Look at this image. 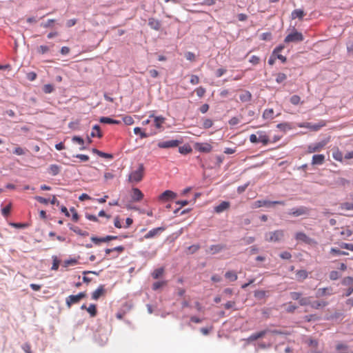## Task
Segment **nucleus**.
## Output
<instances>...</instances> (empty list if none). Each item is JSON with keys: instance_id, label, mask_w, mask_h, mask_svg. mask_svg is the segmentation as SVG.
<instances>
[{"instance_id": "1", "label": "nucleus", "mask_w": 353, "mask_h": 353, "mask_svg": "<svg viewBox=\"0 0 353 353\" xmlns=\"http://www.w3.org/2000/svg\"><path fill=\"white\" fill-rule=\"evenodd\" d=\"M144 166L143 164H139L138 168L136 170L131 172L129 174L128 180L132 183L140 182L144 176Z\"/></svg>"}, {"instance_id": "2", "label": "nucleus", "mask_w": 353, "mask_h": 353, "mask_svg": "<svg viewBox=\"0 0 353 353\" xmlns=\"http://www.w3.org/2000/svg\"><path fill=\"white\" fill-rule=\"evenodd\" d=\"M284 237V231L277 230L272 232H267L265 234V239L268 242H279Z\"/></svg>"}, {"instance_id": "3", "label": "nucleus", "mask_w": 353, "mask_h": 353, "mask_svg": "<svg viewBox=\"0 0 353 353\" xmlns=\"http://www.w3.org/2000/svg\"><path fill=\"white\" fill-rule=\"evenodd\" d=\"M276 204L284 205L285 202L283 201H268V200H258V201H256L253 203V208H261L263 206L271 207L273 205H276Z\"/></svg>"}, {"instance_id": "4", "label": "nucleus", "mask_w": 353, "mask_h": 353, "mask_svg": "<svg viewBox=\"0 0 353 353\" xmlns=\"http://www.w3.org/2000/svg\"><path fill=\"white\" fill-rule=\"evenodd\" d=\"M125 247L123 245H119L114 248H107L105 250L106 256H110L111 259L117 258L123 251Z\"/></svg>"}, {"instance_id": "5", "label": "nucleus", "mask_w": 353, "mask_h": 353, "mask_svg": "<svg viewBox=\"0 0 353 353\" xmlns=\"http://www.w3.org/2000/svg\"><path fill=\"white\" fill-rule=\"evenodd\" d=\"M87 294L85 292H80L76 295H70L66 299V303L70 307L72 305L76 304L80 302V301L86 296Z\"/></svg>"}, {"instance_id": "6", "label": "nucleus", "mask_w": 353, "mask_h": 353, "mask_svg": "<svg viewBox=\"0 0 353 353\" xmlns=\"http://www.w3.org/2000/svg\"><path fill=\"white\" fill-rule=\"evenodd\" d=\"M325 125V123L323 121H321L319 123H315V124H313V123H309V122H305V123H301L298 124V126L299 128H308L312 131H318L322 127H323Z\"/></svg>"}, {"instance_id": "7", "label": "nucleus", "mask_w": 353, "mask_h": 353, "mask_svg": "<svg viewBox=\"0 0 353 353\" xmlns=\"http://www.w3.org/2000/svg\"><path fill=\"white\" fill-rule=\"evenodd\" d=\"M303 40V36L302 33L294 30L293 32L289 34L285 38L284 41L285 43L290 42H299Z\"/></svg>"}, {"instance_id": "8", "label": "nucleus", "mask_w": 353, "mask_h": 353, "mask_svg": "<svg viewBox=\"0 0 353 353\" xmlns=\"http://www.w3.org/2000/svg\"><path fill=\"white\" fill-rule=\"evenodd\" d=\"M182 143L181 140H168L165 141H160L157 145L159 148H176Z\"/></svg>"}, {"instance_id": "9", "label": "nucleus", "mask_w": 353, "mask_h": 353, "mask_svg": "<svg viewBox=\"0 0 353 353\" xmlns=\"http://www.w3.org/2000/svg\"><path fill=\"white\" fill-rule=\"evenodd\" d=\"M177 194L172 190H165L159 196V201L163 203L174 199Z\"/></svg>"}, {"instance_id": "10", "label": "nucleus", "mask_w": 353, "mask_h": 353, "mask_svg": "<svg viewBox=\"0 0 353 353\" xmlns=\"http://www.w3.org/2000/svg\"><path fill=\"white\" fill-rule=\"evenodd\" d=\"M326 145V142L323 141L319 143L311 144L307 146V152L308 153H314L321 151Z\"/></svg>"}, {"instance_id": "11", "label": "nucleus", "mask_w": 353, "mask_h": 353, "mask_svg": "<svg viewBox=\"0 0 353 353\" xmlns=\"http://www.w3.org/2000/svg\"><path fill=\"white\" fill-rule=\"evenodd\" d=\"M194 148L199 152L208 153L212 151V146L208 143H196Z\"/></svg>"}, {"instance_id": "12", "label": "nucleus", "mask_w": 353, "mask_h": 353, "mask_svg": "<svg viewBox=\"0 0 353 353\" xmlns=\"http://www.w3.org/2000/svg\"><path fill=\"white\" fill-rule=\"evenodd\" d=\"M333 289L331 287L319 288L316 292V297L320 298L333 294Z\"/></svg>"}, {"instance_id": "13", "label": "nucleus", "mask_w": 353, "mask_h": 353, "mask_svg": "<svg viewBox=\"0 0 353 353\" xmlns=\"http://www.w3.org/2000/svg\"><path fill=\"white\" fill-rule=\"evenodd\" d=\"M165 230L164 227H159L150 230L147 234H145L144 238L145 239H152L157 236H159L162 232Z\"/></svg>"}, {"instance_id": "14", "label": "nucleus", "mask_w": 353, "mask_h": 353, "mask_svg": "<svg viewBox=\"0 0 353 353\" xmlns=\"http://www.w3.org/2000/svg\"><path fill=\"white\" fill-rule=\"evenodd\" d=\"M308 212L309 210L306 207L301 206L297 208H292L289 212V214L292 215L294 216H299L301 215L308 214Z\"/></svg>"}, {"instance_id": "15", "label": "nucleus", "mask_w": 353, "mask_h": 353, "mask_svg": "<svg viewBox=\"0 0 353 353\" xmlns=\"http://www.w3.org/2000/svg\"><path fill=\"white\" fill-rule=\"evenodd\" d=\"M118 239L117 236H110V235H108V236H106L102 237V238L92 237L91 240H92V241L94 243H95L96 245H98L100 243L108 242V241H110L111 240H114V239Z\"/></svg>"}, {"instance_id": "16", "label": "nucleus", "mask_w": 353, "mask_h": 353, "mask_svg": "<svg viewBox=\"0 0 353 353\" xmlns=\"http://www.w3.org/2000/svg\"><path fill=\"white\" fill-rule=\"evenodd\" d=\"M105 294V290L103 285H101L92 294V299L97 300L99 297L104 296Z\"/></svg>"}, {"instance_id": "17", "label": "nucleus", "mask_w": 353, "mask_h": 353, "mask_svg": "<svg viewBox=\"0 0 353 353\" xmlns=\"http://www.w3.org/2000/svg\"><path fill=\"white\" fill-rule=\"evenodd\" d=\"M132 192L131 197L134 201H140L143 199V194L139 188H134Z\"/></svg>"}, {"instance_id": "18", "label": "nucleus", "mask_w": 353, "mask_h": 353, "mask_svg": "<svg viewBox=\"0 0 353 353\" xmlns=\"http://www.w3.org/2000/svg\"><path fill=\"white\" fill-rule=\"evenodd\" d=\"M92 152L93 154L96 155L97 157L102 158V159H112L113 155L109 153H105L102 151H100L96 148L92 149Z\"/></svg>"}, {"instance_id": "19", "label": "nucleus", "mask_w": 353, "mask_h": 353, "mask_svg": "<svg viewBox=\"0 0 353 353\" xmlns=\"http://www.w3.org/2000/svg\"><path fill=\"white\" fill-rule=\"evenodd\" d=\"M230 203L229 201H222L219 205L214 207V212L216 213H221L225 210L229 209Z\"/></svg>"}, {"instance_id": "20", "label": "nucleus", "mask_w": 353, "mask_h": 353, "mask_svg": "<svg viewBox=\"0 0 353 353\" xmlns=\"http://www.w3.org/2000/svg\"><path fill=\"white\" fill-rule=\"evenodd\" d=\"M257 134L259 135L258 141L262 143L264 145H266L270 142L269 137L266 134L264 131H258Z\"/></svg>"}, {"instance_id": "21", "label": "nucleus", "mask_w": 353, "mask_h": 353, "mask_svg": "<svg viewBox=\"0 0 353 353\" xmlns=\"http://www.w3.org/2000/svg\"><path fill=\"white\" fill-rule=\"evenodd\" d=\"M148 25L152 29L154 30H159L161 26L160 21L154 18L149 19Z\"/></svg>"}, {"instance_id": "22", "label": "nucleus", "mask_w": 353, "mask_h": 353, "mask_svg": "<svg viewBox=\"0 0 353 353\" xmlns=\"http://www.w3.org/2000/svg\"><path fill=\"white\" fill-rule=\"evenodd\" d=\"M325 161V155L323 154H315L312 157V165H322Z\"/></svg>"}, {"instance_id": "23", "label": "nucleus", "mask_w": 353, "mask_h": 353, "mask_svg": "<svg viewBox=\"0 0 353 353\" xmlns=\"http://www.w3.org/2000/svg\"><path fill=\"white\" fill-rule=\"evenodd\" d=\"M305 15V13L303 11V10L296 9L292 12L291 18H292V19H295L298 18L301 20V19H303V18Z\"/></svg>"}, {"instance_id": "24", "label": "nucleus", "mask_w": 353, "mask_h": 353, "mask_svg": "<svg viewBox=\"0 0 353 353\" xmlns=\"http://www.w3.org/2000/svg\"><path fill=\"white\" fill-rule=\"evenodd\" d=\"M92 137L101 138L103 133L101 131L100 127L98 125H95L92 127V132L90 134Z\"/></svg>"}, {"instance_id": "25", "label": "nucleus", "mask_w": 353, "mask_h": 353, "mask_svg": "<svg viewBox=\"0 0 353 353\" xmlns=\"http://www.w3.org/2000/svg\"><path fill=\"white\" fill-rule=\"evenodd\" d=\"M332 157L338 161L342 162L343 159V155L341 151L338 148L332 150Z\"/></svg>"}, {"instance_id": "26", "label": "nucleus", "mask_w": 353, "mask_h": 353, "mask_svg": "<svg viewBox=\"0 0 353 353\" xmlns=\"http://www.w3.org/2000/svg\"><path fill=\"white\" fill-rule=\"evenodd\" d=\"M327 304L328 303L325 301H316L311 303L310 306L315 310H319L325 307Z\"/></svg>"}, {"instance_id": "27", "label": "nucleus", "mask_w": 353, "mask_h": 353, "mask_svg": "<svg viewBox=\"0 0 353 353\" xmlns=\"http://www.w3.org/2000/svg\"><path fill=\"white\" fill-rule=\"evenodd\" d=\"M150 117L154 118V125L157 128H161L163 123L165 122V119L161 116L154 117L153 114H151Z\"/></svg>"}, {"instance_id": "28", "label": "nucleus", "mask_w": 353, "mask_h": 353, "mask_svg": "<svg viewBox=\"0 0 353 353\" xmlns=\"http://www.w3.org/2000/svg\"><path fill=\"white\" fill-rule=\"evenodd\" d=\"M295 238L297 241H301L307 243L310 242V239L305 233L301 232H297Z\"/></svg>"}, {"instance_id": "29", "label": "nucleus", "mask_w": 353, "mask_h": 353, "mask_svg": "<svg viewBox=\"0 0 353 353\" xmlns=\"http://www.w3.org/2000/svg\"><path fill=\"white\" fill-rule=\"evenodd\" d=\"M274 111L272 108L265 109L263 113V118L264 119H273L274 117Z\"/></svg>"}, {"instance_id": "30", "label": "nucleus", "mask_w": 353, "mask_h": 353, "mask_svg": "<svg viewBox=\"0 0 353 353\" xmlns=\"http://www.w3.org/2000/svg\"><path fill=\"white\" fill-rule=\"evenodd\" d=\"M192 151V149L189 144H185L183 146H180L179 148V152L181 154H188L191 153Z\"/></svg>"}, {"instance_id": "31", "label": "nucleus", "mask_w": 353, "mask_h": 353, "mask_svg": "<svg viewBox=\"0 0 353 353\" xmlns=\"http://www.w3.org/2000/svg\"><path fill=\"white\" fill-rule=\"evenodd\" d=\"M296 276L298 281H303L308 276V273L304 270H298L296 272Z\"/></svg>"}, {"instance_id": "32", "label": "nucleus", "mask_w": 353, "mask_h": 353, "mask_svg": "<svg viewBox=\"0 0 353 353\" xmlns=\"http://www.w3.org/2000/svg\"><path fill=\"white\" fill-rule=\"evenodd\" d=\"M266 332H267L266 330H263V331H261L259 332L254 333L250 336L249 340L250 341H256L260 338L263 337L265 336V334H266Z\"/></svg>"}, {"instance_id": "33", "label": "nucleus", "mask_w": 353, "mask_h": 353, "mask_svg": "<svg viewBox=\"0 0 353 353\" xmlns=\"http://www.w3.org/2000/svg\"><path fill=\"white\" fill-rule=\"evenodd\" d=\"M101 123H108V124H119L121 123V121L119 120H114L109 117H101L99 119Z\"/></svg>"}, {"instance_id": "34", "label": "nucleus", "mask_w": 353, "mask_h": 353, "mask_svg": "<svg viewBox=\"0 0 353 353\" xmlns=\"http://www.w3.org/2000/svg\"><path fill=\"white\" fill-rule=\"evenodd\" d=\"M353 234V232L352 230H350L348 228H342V230L341 232V235L343 239H346L351 236Z\"/></svg>"}, {"instance_id": "35", "label": "nucleus", "mask_w": 353, "mask_h": 353, "mask_svg": "<svg viewBox=\"0 0 353 353\" xmlns=\"http://www.w3.org/2000/svg\"><path fill=\"white\" fill-rule=\"evenodd\" d=\"M225 276L231 281H235L238 278L236 273L234 271H228L225 274Z\"/></svg>"}, {"instance_id": "36", "label": "nucleus", "mask_w": 353, "mask_h": 353, "mask_svg": "<svg viewBox=\"0 0 353 353\" xmlns=\"http://www.w3.org/2000/svg\"><path fill=\"white\" fill-rule=\"evenodd\" d=\"M164 273V268H160L158 269H156L154 270V272L152 273V276L154 279H157L160 276H161Z\"/></svg>"}, {"instance_id": "37", "label": "nucleus", "mask_w": 353, "mask_h": 353, "mask_svg": "<svg viewBox=\"0 0 353 353\" xmlns=\"http://www.w3.org/2000/svg\"><path fill=\"white\" fill-rule=\"evenodd\" d=\"M224 248L223 245H213L210 246V250L212 254H216L221 252Z\"/></svg>"}, {"instance_id": "38", "label": "nucleus", "mask_w": 353, "mask_h": 353, "mask_svg": "<svg viewBox=\"0 0 353 353\" xmlns=\"http://www.w3.org/2000/svg\"><path fill=\"white\" fill-rule=\"evenodd\" d=\"M49 172L52 175L55 176L60 172V167L57 165H51L49 168Z\"/></svg>"}, {"instance_id": "39", "label": "nucleus", "mask_w": 353, "mask_h": 353, "mask_svg": "<svg viewBox=\"0 0 353 353\" xmlns=\"http://www.w3.org/2000/svg\"><path fill=\"white\" fill-rule=\"evenodd\" d=\"M240 99L242 101H248L251 99L252 95L250 92L245 91L240 95Z\"/></svg>"}, {"instance_id": "40", "label": "nucleus", "mask_w": 353, "mask_h": 353, "mask_svg": "<svg viewBox=\"0 0 353 353\" xmlns=\"http://www.w3.org/2000/svg\"><path fill=\"white\" fill-rule=\"evenodd\" d=\"M276 128L283 132H285V131L291 129L290 125L288 123H279V124H277Z\"/></svg>"}, {"instance_id": "41", "label": "nucleus", "mask_w": 353, "mask_h": 353, "mask_svg": "<svg viewBox=\"0 0 353 353\" xmlns=\"http://www.w3.org/2000/svg\"><path fill=\"white\" fill-rule=\"evenodd\" d=\"M342 284L346 286H353V278L351 276L345 277L342 281Z\"/></svg>"}, {"instance_id": "42", "label": "nucleus", "mask_w": 353, "mask_h": 353, "mask_svg": "<svg viewBox=\"0 0 353 353\" xmlns=\"http://www.w3.org/2000/svg\"><path fill=\"white\" fill-rule=\"evenodd\" d=\"M166 285H167V281H165L155 282L152 285V290H157L160 288L165 286Z\"/></svg>"}, {"instance_id": "43", "label": "nucleus", "mask_w": 353, "mask_h": 353, "mask_svg": "<svg viewBox=\"0 0 353 353\" xmlns=\"http://www.w3.org/2000/svg\"><path fill=\"white\" fill-rule=\"evenodd\" d=\"M194 92H196V95L199 97L201 98L205 95V94L206 92V90L203 87L200 86V87H198L197 88H196L194 90Z\"/></svg>"}, {"instance_id": "44", "label": "nucleus", "mask_w": 353, "mask_h": 353, "mask_svg": "<svg viewBox=\"0 0 353 353\" xmlns=\"http://www.w3.org/2000/svg\"><path fill=\"white\" fill-rule=\"evenodd\" d=\"M54 22V19H48L46 22L41 23L40 26L44 28H52Z\"/></svg>"}, {"instance_id": "45", "label": "nucleus", "mask_w": 353, "mask_h": 353, "mask_svg": "<svg viewBox=\"0 0 353 353\" xmlns=\"http://www.w3.org/2000/svg\"><path fill=\"white\" fill-rule=\"evenodd\" d=\"M52 260H53V263H52L51 269L52 270H57L59 269L60 261L58 259L57 256H52Z\"/></svg>"}, {"instance_id": "46", "label": "nucleus", "mask_w": 353, "mask_h": 353, "mask_svg": "<svg viewBox=\"0 0 353 353\" xmlns=\"http://www.w3.org/2000/svg\"><path fill=\"white\" fill-rule=\"evenodd\" d=\"M341 276V274L338 271L333 270L330 272L329 277L331 280L335 281L339 279Z\"/></svg>"}, {"instance_id": "47", "label": "nucleus", "mask_w": 353, "mask_h": 353, "mask_svg": "<svg viewBox=\"0 0 353 353\" xmlns=\"http://www.w3.org/2000/svg\"><path fill=\"white\" fill-rule=\"evenodd\" d=\"M213 121L210 119H205L203 121V128L204 129H208L213 125Z\"/></svg>"}, {"instance_id": "48", "label": "nucleus", "mask_w": 353, "mask_h": 353, "mask_svg": "<svg viewBox=\"0 0 353 353\" xmlns=\"http://www.w3.org/2000/svg\"><path fill=\"white\" fill-rule=\"evenodd\" d=\"M72 141L74 143H78L79 145H81V148H80L81 150L83 148V145L84 141H83V139L81 137H77V136H74L72 138Z\"/></svg>"}, {"instance_id": "49", "label": "nucleus", "mask_w": 353, "mask_h": 353, "mask_svg": "<svg viewBox=\"0 0 353 353\" xmlns=\"http://www.w3.org/2000/svg\"><path fill=\"white\" fill-rule=\"evenodd\" d=\"M43 91L46 94L51 93L54 91V86L52 84H46L43 87Z\"/></svg>"}, {"instance_id": "50", "label": "nucleus", "mask_w": 353, "mask_h": 353, "mask_svg": "<svg viewBox=\"0 0 353 353\" xmlns=\"http://www.w3.org/2000/svg\"><path fill=\"white\" fill-rule=\"evenodd\" d=\"M306 342L311 348L316 349L318 346V341L315 339H310Z\"/></svg>"}, {"instance_id": "51", "label": "nucleus", "mask_w": 353, "mask_h": 353, "mask_svg": "<svg viewBox=\"0 0 353 353\" xmlns=\"http://www.w3.org/2000/svg\"><path fill=\"white\" fill-rule=\"evenodd\" d=\"M330 253L333 254H337V255H347L348 253L345 251H341L337 248H331Z\"/></svg>"}, {"instance_id": "52", "label": "nucleus", "mask_w": 353, "mask_h": 353, "mask_svg": "<svg viewBox=\"0 0 353 353\" xmlns=\"http://www.w3.org/2000/svg\"><path fill=\"white\" fill-rule=\"evenodd\" d=\"M290 101L293 105H298L301 102V98L298 95H293L290 97Z\"/></svg>"}, {"instance_id": "53", "label": "nucleus", "mask_w": 353, "mask_h": 353, "mask_svg": "<svg viewBox=\"0 0 353 353\" xmlns=\"http://www.w3.org/2000/svg\"><path fill=\"white\" fill-rule=\"evenodd\" d=\"M134 132L136 134H140V137L141 138H146V137H148V134L145 132H142L141 128H139V127H136V128H134Z\"/></svg>"}, {"instance_id": "54", "label": "nucleus", "mask_w": 353, "mask_h": 353, "mask_svg": "<svg viewBox=\"0 0 353 353\" xmlns=\"http://www.w3.org/2000/svg\"><path fill=\"white\" fill-rule=\"evenodd\" d=\"M287 79V76L284 73H279L276 75V81L279 83H282Z\"/></svg>"}, {"instance_id": "55", "label": "nucleus", "mask_w": 353, "mask_h": 353, "mask_svg": "<svg viewBox=\"0 0 353 353\" xmlns=\"http://www.w3.org/2000/svg\"><path fill=\"white\" fill-rule=\"evenodd\" d=\"M123 121L125 125H130L134 123V119L131 116H125Z\"/></svg>"}, {"instance_id": "56", "label": "nucleus", "mask_w": 353, "mask_h": 353, "mask_svg": "<svg viewBox=\"0 0 353 353\" xmlns=\"http://www.w3.org/2000/svg\"><path fill=\"white\" fill-rule=\"evenodd\" d=\"M250 63H251L252 65H257L260 63V58L256 55H252L250 59Z\"/></svg>"}, {"instance_id": "57", "label": "nucleus", "mask_w": 353, "mask_h": 353, "mask_svg": "<svg viewBox=\"0 0 353 353\" xmlns=\"http://www.w3.org/2000/svg\"><path fill=\"white\" fill-rule=\"evenodd\" d=\"M10 210H11V204L10 203L2 209V210H1L2 214L4 216H7L10 214Z\"/></svg>"}, {"instance_id": "58", "label": "nucleus", "mask_w": 353, "mask_h": 353, "mask_svg": "<svg viewBox=\"0 0 353 353\" xmlns=\"http://www.w3.org/2000/svg\"><path fill=\"white\" fill-rule=\"evenodd\" d=\"M299 304L302 306L310 305L311 303L310 301V299L308 297H303L300 299L299 301Z\"/></svg>"}, {"instance_id": "59", "label": "nucleus", "mask_w": 353, "mask_h": 353, "mask_svg": "<svg viewBox=\"0 0 353 353\" xmlns=\"http://www.w3.org/2000/svg\"><path fill=\"white\" fill-rule=\"evenodd\" d=\"M49 51V48L47 46H40L37 48V52L39 54H45Z\"/></svg>"}, {"instance_id": "60", "label": "nucleus", "mask_w": 353, "mask_h": 353, "mask_svg": "<svg viewBox=\"0 0 353 353\" xmlns=\"http://www.w3.org/2000/svg\"><path fill=\"white\" fill-rule=\"evenodd\" d=\"M199 77L197 75L192 74L190 77V82L192 85H197L199 83Z\"/></svg>"}, {"instance_id": "61", "label": "nucleus", "mask_w": 353, "mask_h": 353, "mask_svg": "<svg viewBox=\"0 0 353 353\" xmlns=\"http://www.w3.org/2000/svg\"><path fill=\"white\" fill-rule=\"evenodd\" d=\"M302 294L301 292H292L290 293V296L293 300H300Z\"/></svg>"}, {"instance_id": "62", "label": "nucleus", "mask_w": 353, "mask_h": 353, "mask_svg": "<svg viewBox=\"0 0 353 353\" xmlns=\"http://www.w3.org/2000/svg\"><path fill=\"white\" fill-rule=\"evenodd\" d=\"M200 248V246L199 245H192L188 248L189 252L191 254H193L196 252L197 250H199Z\"/></svg>"}, {"instance_id": "63", "label": "nucleus", "mask_w": 353, "mask_h": 353, "mask_svg": "<svg viewBox=\"0 0 353 353\" xmlns=\"http://www.w3.org/2000/svg\"><path fill=\"white\" fill-rule=\"evenodd\" d=\"M341 248H344L348 250L353 251V244L352 243H342L340 245Z\"/></svg>"}, {"instance_id": "64", "label": "nucleus", "mask_w": 353, "mask_h": 353, "mask_svg": "<svg viewBox=\"0 0 353 353\" xmlns=\"http://www.w3.org/2000/svg\"><path fill=\"white\" fill-rule=\"evenodd\" d=\"M272 34L270 32H264L261 35V39L263 41L270 40Z\"/></svg>"}]
</instances>
